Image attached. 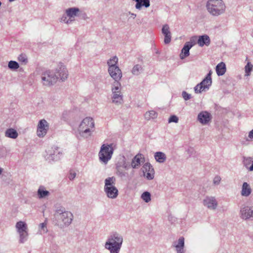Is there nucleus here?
<instances>
[{
  "instance_id": "nucleus-38",
  "label": "nucleus",
  "mask_w": 253,
  "mask_h": 253,
  "mask_svg": "<svg viewBox=\"0 0 253 253\" xmlns=\"http://www.w3.org/2000/svg\"><path fill=\"white\" fill-rule=\"evenodd\" d=\"M8 67L11 70H16L19 67V65L16 61H10L8 63Z\"/></svg>"
},
{
  "instance_id": "nucleus-27",
  "label": "nucleus",
  "mask_w": 253,
  "mask_h": 253,
  "mask_svg": "<svg viewBox=\"0 0 253 253\" xmlns=\"http://www.w3.org/2000/svg\"><path fill=\"white\" fill-rule=\"evenodd\" d=\"M156 161L160 163H164L167 159L166 154L162 152H157L154 154Z\"/></svg>"
},
{
  "instance_id": "nucleus-30",
  "label": "nucleus",
  "mask_w": 253,
  "mask_h": 253,
  "mask_svg": "<svg viewBox=\"0 0 253 253\" xmlns=\"http://www.w3.org/2000/svg\"><path fill=\"white\" fill-rule=\"evenodd\" d=\"M121 84L119 81H115L112 86V93H121Z\"/></svg>"
},
{
  "instance_id": "nucleus-20",
  "label": "nucleus",
  "mask_w": 253,
  "mask_h": 253,
  "mask_svg": "<svg viewBox=\"0 0 253 253\" xmlns=\"http://www.w3.org/2000/svg\"><path fill=\"white\" fill-rule=\"evenodd\" d=\"M211 43V40L207 35L200 36L198 37L197 41V43L201 47H203L204 45L209 46Z\"/></svg>"
},
{
  "instance_id": "nucleus-25",
  "label": "nucleus",
  "mask_w": 253,
  "mask_h": 253,
  "mask_svg": "<svg viewBox=\"0 0 253 253\" xmlns=\"http://www.w3.org/2000/svg\"><path fill=\"white\" fill-rule=\"evenodd\" d=\"M15 227L18 234L28 231L27 224L25 222L22 221L17 222L16 224Z\"/></svg>"
},
{
  "instance_id": "nucleus-54",
  "label": "nucleus",
  "mask_w": 253,
  "mask_h": 253,
  "mask_svg": "<svg viewBox=\"0 0 253 253\" xmlns=\"http://www.w3.org/2000/svg\"><path fill=\"white\" fill-rule=\"evenodd\" d=\"M129 14L131 15V17L132 18H133V19H134L136 17V14L131 13L130 12H129Z\"/></svg>"
},
{
  "instance_id": "nucleus-45",
  "label": "nucleus",
  "mask_w": 253,
  "mask_h": 253,
  "mask_svg": "<svg viewBox=\"0 0 253 253\" xmlns=\"http://www.w3.org/2000/svg\"><path fill=\"white\" fill-rule=\"evenodd\" d=\"M178 121V117L175 115L171 116L169 119V123H177Z\"/></svg>"
},
{
  "instance_id": "nucleus-1",
  "label": "nucleus",
  "mask_w": 253,
  "mask_h": 253,
  "mask_svg": "<svg viewBox=\"0 0 253 253\" xmlns=\"http://www.w3.org/2000/svg\"><path fill=\"white\" fill-rule=\"evenodd\" d=\"M123 242L122 235L117 232H112L108 236L104 247L110 253H119Z\"/></svg>"
},
{
  "instance_id": "nucleus-21",
  "label": "nucleus",
  "mask_w": 253,
  "mask_h": 253,
  "mask_svg": "<svg viewBox=\"0 0 253 253\" xmlns=\"http://www.w3.org/2000/svg\"><path fill=\"white\" fill-rule=\"evenodd\" d=\"M136 2L135 7L136 9L140 10L142 6L148 8L150 5V0H133Z\"/></svg>"
},
{
  "instance_id": "nucleus-9",
  "label": "nucleus",
  "mask_w": 253,
  "mask_h": 253,
  "mask_svg": "<svg viewBox=\"0 0 253 253\" xmlns=\"http://www.w3.org/2000/svg\"><path fill=\"white\" fill-rule=\"evenodd\" d=\"M197 37H193L191 39L190 42H186L185 43L180 54V58L181 59H184L189 55V50L191 48L196 44L195 41Z\"/></svg>"
},
{
  "instance_id": "nucleus-48",
  "label": "nucleus",
  "mask_w": 253,
  "mask_h": 253,
  "mask_svg": "<svg viewBox=\"0 0 253 253\" xmlns=\"http://www.w3.org/2000/svg\"><path fill=\"white\" fill-rule=\"evenodd\" d=\"M46 223L45 222L40 223L39 226L41 229H42L44 232H47L46 229Z\"/></svg>"
},
{
  "instance_id": "nucleus-24",
  "label": "nucleus",
  "mask_w": 253,
  "mask_h": 253,
  "mask_svg": "<svg viewBox=\"0 0 253 253\" xmlns=\"http://www.w3.org/2000/svg\"><path fill=\"white\" fill-rule=\"evenodd\" d=\"M216 72L218 76L223 75L226 71V65L224 62H220L218 64L215 68Z\"/></svg>"
},
{
  "instance_id": "nucleus-18",
  "label": "nucleus",
  "mask_w": 253,
  "mask_h": 253,
  "mask_svg": "<svg viewBox=\"0 0 253 253\" xmlns=\"http://www.w3.org/2000/svg\"><path fill=\"white\" fill-rule=\"evenodd\" d=\"M211 119V114L207 111L201 112L198 115V120L203 125L207 124Z\"/></svg>"
},
{
  "instance_id": "nucleus-17",
  "label": "nucleus",
  "mask_w": 253,
  "mask_h": 253,
  "mask_svg": "<svg viewBox=\"0 0 253 253\" xmlns=\"http://www.w3.org/2000/svg\"><path fill=\"white\" fill-rule=\"evenodd\" d=\"M144 158L141 154L136 155L132 160L131 167L133 169H138L140 167L141 164L144 163Z\"/></svg>"
},
{
  "instance_id": "nucleus-44",
  "label": "nucleus",
  "mask_w": 253,
  "mask_h": 253,
  "mask_svg": "<svg viewBox=\"0 0 253 253\" xmlns=\"http://www.w3.org/2000/svg\"><path fill=\"white\" fill-rule=\"evenodd\" d=\"M204 86L201 85H199V84L196 85L194 87V90L195 93H201L202 90H203Z\"/></svg>"
},
{
  "instance_id": "nucleus-5",
  "label": "nucleus",
  "mask_w": 253,
  "mask_h": 253,
  "mask_svg": "<svg viewBox=\"0 0 253 253\" xmlns=\"http://www.w3.org/2000/svg\"><path fill=\"white\" fill-rule=\"evenodd\" d=\"M116 178L115 177H109L105 180L104 192L107 197L110 199H115L119 194L118 190L115 186Z\"/></svg>"
},
{
  "instance_id": "nucleus-51",
  "label": "nucleus",
  "mask_w": 253,
  "mask_h": 253,
  "mask_svg": "<svg viewBox=\"0 0 253 253\" xmlns=\"http://www.w3.org/2000/svg\"><path fill=\"white\" fill-rule=\"evenodd\" d=\"M187 153L189 154L190 156H194L196 152H194V150L193 148H190L188 149Z\"/></svg>"
},
{
  "instance_id": "nucleus-4",
  "label": "nucleus",
  "mask_w": 253,
  "mask_h": 253,
  "mask_svg": "<svg viewBox=\"0 0 253 253\" xmlns=\"http://www.w3.org/2000/svg\"><path fill=\"white\" fill-rule=\"evenodd\" d=\"M206 8L210 14L218 16L224 13L226 6L222 0H209L206 4Z\"/></svg>"
},
{
  "instance_id": "nucleus-53",
  "label": "nucleus",
  "mask_w": 253,
  "mask_h": 253,
  "mask_svg": "<svg viewBox=\"0 0 253 253\" xmlns=\"http://www.w3.org/2000/svg\"><path fill=\"white\" fill-rule=\"evenodd\" d=\"M123 167L126 169H128L130 168V166L125 163L123 165Z\"/></svg>"
},
{
  "instance_id": "nucleus-52",
  "label": "nucleus",
  "mask_w": 253,
  "mask_h": 253,
  "mask_svg": "<svg viewBox=\"0 0 253 253\" xmlns=\"http://www.w3.org/2000/svg\"><path fill=\"white\" fill-rule=\"evenodd\" d=\"M76 173L75 172H71L69 176V178L70 179V180H73L76 177Z\"/></svg>"
},
{
  "instance_id": "nucleus-40",
  "label": "nucleus",
  "mask_w": 253,
  "mask_h": 253,
  "mask_svg": "<svg viewBox=\"0 0 253 253\" xmlns=\"http://www.w3.org/2000/svg\"><path fill=\"white\" fill-rule=\"evenodd\" d=\"M18 60L19 62L26 64L28 63V59L26 55L24 54H21L18 57Z\"/></svg>"
},
{
  "instance_id": "nucleus-10",
  "label": "nucleus",
  "mask_w": 253,
  "mask_h": 253,
  "mask_svg": "<svg viewBox=\"0 0 253 253\" xmlns=\"http://www.w3.org/2000/svg\"><path fill=\"white\" fill-rule=\"evenodd\" d=\"M141 170L143 175L148 180H152L154 177L155 171L152 166L149 163H146L144 164Z\"/></svg>"
},
{
  "instance_id": "nucleus-16",
  "label": "nucleus",
  "mask_w": 253,
  "mask_h": 253,
  "mask_svg": "<svg viewBox=\"0 0 253 253\" xmlns=\"http://www.w3.org/2000/svg\"><path fill=\"white\" fill-rule=\"evenodd\" d=\"M108 72L110 76L116 81H120L122 77V71L118 66L109 67Z\"/></svg>"
},
{
  "instance_id": "nucleus-8",
  "label": "nucleus",
  "mask_w": 253,
  "mask_h": 253,
  "mask_svg": "<svg viewBox=\"0 0 253 253\" xmlns=\"http://www.w3.org/2000/svg\"><path fill=\"white\" fill-rule=\"evenodd\" d=\"M61 156L62 153L59 150V148L57 146H54L46 152V155L45 157L46 160L51 162L60 160Z\"/></svg>"
},
{
  "instance_id": "nucleus-42",
  "label": "nucleus",
  "mask_w": 253,
  "mask_h": 253,
  "mask_svg": "<svg viewBox=\"0 0 253 253\" xmlns=\"http://www.w3.org/2000/svg\"><path fill=\"white\" fill-rule=\"evenodd\" d=\"M67 17L68 16H67L66 13H65V14L63 15L61 18V21L62 22H64L65 23H66V24L71 23L73 20L70 19V18L69 19H68Z\"/></svg>"
},
{
  "instance_id": "nucleus-47",
  "label": "nucleus",
  "mask_w": 253,
  "mask_h": 253,
  "mask_svg": "<svg viewBox=\"0 0 253 253\" xmlns=\"http://www.w3.org/2000/svg\"><path fill=\"white\" fill-rule=\"evenodd\" d=\"M183 98L185 100H188L191 98V95L187 93L186 91H183L182 93Z\"/></svg>"
},
{
  "instance_id": "nucleus-39",
  "label": "nucleus",
  "mask_w": 253,
  "mask_h": 253,
  "mask_svg": "<svg viewBox=\"0 0 253 253\" xmlns=\"http://www.w3.org/2000/svg\"><path fill=\"white\" fill-rule=\"evenodd\" d=\"M253 65L250 63L248 62L245 67V70L246 76H248L250 75L251 72L252 71Z\"/></svg>"
},
{
  "instance_id": "nucleus-22",
  "label": "nucleus",
  "mask_w": 253,
  "mask_h": 253,
  "mask_svg": "<svg viewBox=\"0 0 253 253\" xmlns=\"http://www.w3.org/2000/svg\"><path fill=\"white\" fill-rule=\"evenodd\" d=\"M252 193V189L250 185L246 182L243 183L241 192V195L244 197L249 196Z\"/></svg>"
},
{
  "instance_id": "nucleus-49",
  "label": "nucleus",
  "mask_w": 253,
  "mask_h": 253,
  "mask_svg": "<svg viewBox=\"0 0 253 253\" xmlns=\"http://www.w3.org/2000/svg\"><path fill=\"white\" fill-rule=\"evenodd\" d=\"M221 178L219 176H216L214 178L213 183L215 185H218L220 182Z\"/></svg>"
},
{
  "instance_id": "nucleus-14",
  "label": "nucleus",
  "mask_w": 253,
  "mask_h": 253,
  "mask_svg": "<svg viewBox=\"0 0 253 253\" xmlns=\"http://www.w3.org/2000/svg\"><path fill=\"white\" fill-rule=\"evenodd\" d=\"M65 13L67 16L71 19L72 18H74L76 16H83V17L86 16L85 13H83L79 8L76 7L67 9Z\"/></svg>"
},
{
  "instance_id": "nucleus-29",
  "label": "nucleus",
  "mask_w": 253,
  "mask_h": 253,
  "mask_svg": "<svg viewBox=\"0 0 253 253\" xmlns=\"http://www.w3.org/2000/svg\"><path fill=\"white\" fill-rule=\"evenodd\" d=\"M158 116V113L154 111L151 110L148 112H146L144 114V118L147 120H150L151 119H154L156 118Z\"/></svg>"
},
{
  "instance_id": "nucleus-50",
  "label": "nucleus",
  "mask_w": 253,
  "mask_h": 253,
  "mask_svg": "<svg viewBox=\"0 0 253 253\" xmlns=\"http://www.w3.org/2000/svg\"><path fill=\"white\" fill-rule=\"evenodd\" d=\"M252 139H253V129L249 132L248 137L246 139V140L250 141Z\"/></svg>"
},
{
  "instance_id": "nucleus-26",
  "label": "nucleus",
  "mask_w": 253,
  "mask_h": 253,
  "mask_svg": "<svg viewBox=\"0 0 253 253\" xmlns=\"http://www.w3.org/2000/svg\"><path fill=\"white\" fill-rule=\"evenodd\" d=\"M4 133L5 137L12 139L16 138L18 135L17 131L15 129L12 128L7 129L5 130Z\"/></svg>"
},
{
  "instance_id": "nucleus-46",
  "label": "nucleus",
  "mask_w": 253,
  "mask_h": 253,
  "mask_svg": "<svg viewBox=\"0 0 253 253\" xmlns=\"http://www.w3.org/2000/svg\"><path fill=\"white\" fill-rule=\"evenodd\" d=\"M164 38V43L166 44H169L171 41V34L169 35H165Z\"/></svg>"
},
{
  "instance_id": "nucleus-7",
  "label": "nucleus",
  "mask_w": 253,
  "mask_h": 253,
  "mask_svg": "<svg viewBox=\"0 0 253 253\" xmlns=\"http://www.w3.org/2000/svg\"><path fill=\"white\" fill-rule=\"evenodd\" d=\"M42 82L44 85L50 86L55 84L58 77L55 74V72L50 70H46L43 72L41 75Z\"/></svg>"
},
{
  "instance_id": "nucleus-32",
  "label": "nucleus",
  "mask_w": 253,
  "mask_h": 253,
  "mask_svg": "<svg viewBox=\"0 0 253 253\" xmlns=\"http://www.w3.org/2000/svg\"><path fill=\"white\" fill-rule=\"evenodd\" d=\"M253 161V159L250 157H243V164L248 170L250 166L252 165Z\"/></svg>"
},
{
  "instance_id": "nucleus-12",
  "label": "nucleus",
  "mask_w": 253,
  "mask_h": 253,
  "mask_svg": "<svg viewBox=\"0 0 253 253\" xmlns=\"http://www.w3.org/2000/svg\"><path fill=\"white\" fill-rule=\"evenodd\" d=\"M240 217L244 220L253 218V206H244L240 210Z\"/></svg>"
},
{
  "instance_id": "nucleus-11",
  "label": "nucleus",
  "mask_w": 253,
  "mask_h": 253,
  "mask_svg": "<svg viewBox=\"0 0 253 253\" xmlns=\"http://www.w3.org/2000/svg\"><path fill=\"white\" fill-rule=\"evenodd\" d=\"M203 203L205 207L212 210H215L218 205L215 198L212 196H206L203 200Z\"/></svg>"
},
{
  "instance_id": "nucleus-37",
  "label": "nucleus",
  "mask_w": 253,
  "mask_h": 253,
  "mask_svg": "<svg viewBox=\"0 0 253 253\" xmlns=\"http://www.w3.org/2000/svg\"><path fill=\"white\" fill-rule=\"evenodd\" d=\"M20 236L19 242L20 243H24L28 239V231H26L21 233H19Z\"/></svg>"
},
{
  "instance_id": "nucleus-13",
  "label": "nucleus",
  "mask_w": 253,
  "mask_h": 253,
  "mask_svg": "<svg viewBox=\"0 0 253 253\" xmlns=\"http://www.w3.org/2000/svg\"><path fill=\"white\" fill-rule=\"evenodd\" d=\"M48 129V125L47 121L42 119L39 121L38 128H37V135L39 137L44 136L47 133Z\"/></svg>"
},
{
  "instance_id": "nucleus-35",
  "label": "nucleus",
  "mask_w": 253,
  "mask_h": 253,
  "mask_svg": "<svg viewBox=\"0 0 253 253\" xmlns=\"http://www.w3.org/2000/svg\"><path fill=\"white\" fill-rule=\"evenodd\" d=\"M72 114V112L70 111H64L63 112L61 119L64 121H67L70 118L71 115Z\"/></svg>"
},
{
  "instance_id": "nucleus-2",
  "label": "nucleus",
  "mask_w": 253,
  "mask_h": 253,
  "mask_svg": "<svg viewBox=\"0 0 253 253\" xmlns=\"http://www.w3.org/2000/svg\"><path fill=\"white\" fill-rule=\"evenodd\" d=\"M54 218L56 224L61 228L64 226H68L73 219V214L68 211H66L63 207L57 208L54 214Z\"/></svg>"
},
{
  "instance_id": "nucleus-43",
  "label": "nucleus",
  "mask_w": 253,
  "mask_h": 253,
  "mask_svg": "<svg viewBox=\"0 0 253 253\" xmlns=\"http://www.w3.org/2000/svg\"><path fill=\"white\" fill-rule=\"evenodd\" d=\"M117 174L120 177L126 176V173L120 167L117 168Z\"/></svg>"
},
{
  "instance_id": "nucleus-23",
  "label": "nucleus",
  "mask_w": 253,
  "mask_h": 253,
  "mask_svg": "<svg viewBox=\"0 0 253 253\" xmlns=\"http://www.w3.org/2000/svg\"><path fill=\"white\" fill-rule=\"evenodd\" d=\"M184 238L181 237L178 240L177 244L174 245L176 248V251L177 253H184Z\"/></svg>"
},
{
  "instance_id": "nucleus-15",
  "label": "nucleus",
  "mask_w": 253,
  "mask_h": 253,
  "mask_svg": "<svg viewBox=\"0 0 253 253\" xmlns=\"http://www.w3.org/2000/svg\"><path fill=\"white\" fill-rule=\"evenodd\" d=\"M55 74L57 75L58 79L62 81L66 80L68 77V71L64 65L59 64L56 69Z\"/></svg>"
},
{
  "instance_id": "nucleus-3",
  "label": "nucleus",
  "mask_w": 253,
  "mask_h": 253,
  "mask_svg": "<svg viewBox=\"0 0 253 253\" xmlns=\"http://www.w3.org/2000/svg\"><path fill=\"white\" fill-rule=\"evenodd\" d=\"M94 122L92 118L86 117L80 123L78 132L80 136L87 138L90 136L94 131Z\"/></svg>"
},
{
  "instance_id": "nucleus-36",
  "label": "nucleus",
  "mask_w": 253,
  "mask_h": 253,
  "mask_svg": "<svg viewBox=\"0 0 253 253\" xmlns=\"http://www.w3.org/2000/svg\"><path fill=\"white\" fill-rule=\"evenodd\" d=\"M141 198L146 203H148L151 201V194L149 192L145 191L142 193Z\"/></svg>"
},
{
  "instance_id": "nucleus-41",
  "label": "nucleus",
  "mask_w": 253,
  "mask_h": 253,
  "mask_svg": "<svg viewBox=\"0 0 253 253\" xmlns=\"http://www.w3.org/2000/svg\"><path fill=\"white\" fill-rule=\"evenodd\" d=\"M162 32L164 35L171 34L169 31V27L168 24H165L163 26Z\"/></svg>"
},
{
  "instance_id": "nucleus-34",
  "label": "nucleus",
  "mask_w": 253,
  "mask_h": 253,
  "mask_svg": "<svg viewBox=\"0 0 253 253\" xmlns=\"http://www.w3.org/2000/svg\"><path fill=\"white\" fill-rule=\"evenodd\" d=\"M142 67L140 65L136 64L133 66L131 72L134 75H138L142 72Z\"/></svg>"
},
{
  "instance_id": "nucleus-33",
  "label": "nucleus",
  "mask_w": 253,
  "mask_h": 253,
  "mask_svg": "<svg viewBox=\"0 0 253 253\" xmlns=\"http://www.w3.org/2000/svg\"><path fill=\"white\" fill-rule=\"evenodd\" d=\"M118 62V58L116 56H114L110 58L107 61V64L109 67H115L117 65V64Z\"/></svg>"
},
{
  "instance_id": "nucleus-6",
  "label": "nucleus",
  "mask_w": 253,
  "mask_h": 253,
  "mask_svg": "<svg viewBox=\"0 0 253 253\" xmlns=\"http://www.w3.org/2000/svg\"><path fill=\"white\" fill-rule=\"evenodd\" d=\"M113 145V144L112 143L110 144H103L102 145L98 153L100 162L106 164L111 159L114 152Z\"/></svg>"
},
{
  "instance_id": "nucleus-55",
  "label": "nucleus",
  "mask_w": 253,
  "mask_h": 253,
  "mask_svg": "<svg viewBox=\"0 0 253 253\" xmlns=\"http://www.w3.org/2000/svg\"><path fill=\"white\" fill-rule=\"evenodd\" d=\"M1 172H2V169L1 168H0V174H1Z\"/></svg>"
},
{
  "instance_id": "nucleus-31",
  "label": "nucleus",
  "mask_w": 253,
  "mask_h": 253,
  "mask_svg": "<svg viewBox=\"0 0 253 253\" xmlns=\"http://www.w3.org/2000/svg\"><path fill=\"white\" fill-rule=\"evenodd\" d=\"M113 102L115 103H121L123 101V95L121 93H113Z\"/></svg>"
},
{
  "instance_id": "nucleus-28",
  "label": "nucleus",
  "mask_w": 253,
  "mask_h": 253,
  "mask_svg": "<svg viewBox=\"0 0 253 253\" xmlns=\"http://www.w3.org/2000/svg\"><path fill=\"white\" fill-rule=\"evenodd\" d=\"M37 194L39 199H43L48 196L50 193L49 191L45 190L43 186H41L38 190Z\"/></svg>"
},
{
  "instance_id": "nucleus-19",
  "label": "nucleus",
  "mask_w": 253,
  "mask_h": 253,
  "mask_svg": "<svg viewBox=\"0 0 253 253\" xmlns=\"http://www.w3.org/2000/svg\"><path fill=\"white\" fill-rule=\"evenodd\" d=\"M212 71H210L209 73L207 75L205 79L199 84V85L204 86V89H209L211 85L212 80L211 78Z\"/></svg>"
}]
</instances>
